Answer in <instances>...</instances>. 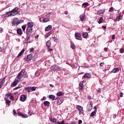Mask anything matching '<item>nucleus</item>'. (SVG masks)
<instances>
[{"label":"nucleus","instance_id":"64","mask_svg":"<svg viewBox=\"0 0 124 124\" xmlns=\"http://www.w3.org/2000/svg\"><path fill=\"white\" fill-rule=\"evenodd\" d=\"M39 35H37L36 36H35V38H38Z\"/></svg>","mask_w":124,"mask_h":124},{"label":"nucleus","instance_id":"50","mask_svg":"<svg viewBox=\"0 0 124 124\" xmlns=\"http://www.w3.org/2000/svg\"><path fill=\"white\" fill-rule=\"evenodd\" d=\"M62 100H60V102H58L57 104L58 105H61V104H62Z\"/></svg>","mask_w":124,"mask_h":124},{"label":"nucleus","instance_id":"53","mask_svg":"<svg viewBox=\"0 0 124 124\" xmlns=\"http://www.w3.org/2000/svg\"><path fill=\"white\" fill-rule=\"evenodd\" d=\"M41 100H46V97L44 96L43 98L41 99Z\"/></svg>","mask_w":124,"mask_h":124},{"label":"nucleus","instance_id":"33","mask_svg":"<svg viewBox=\"0 0 124 124\" xmlns=\"http://www.w3.org/2000/svg\"><path fill=\"white\" fill-rule=\"evenodd\" d=\"M51 34H52V31H50L46 34L47 37H46V38H48V37H49V36H50Z\"/></svg>","mask_w":124,"mask_h":124},{"label":"nucleus","instance_id":"22","mask_svg":"<svg viewBox=\"0 0 124 124\" xmlns=\"http://www.w3.org/2000/svg\"><path fill=\"white\" fill-rule=\"evenodd\" d=\"M28 38H27L25 41L24 43H31V41H30V40L31 39V38H30V36H27Z\"/></svg>","mask_w":124,"mask_h":124},{"label":"nucleus","instance_id":"44","mask_svg":"<svg viewBox=\"0 0 124 124\" xmlns=\"http://www.w3.org/2000/svg\"><path fill=\"white\" fill-rule=\"evenodd\" d=\"M10 99L11 100H14V96H13V95L12 94V95L9 97Z\"/></svg>","mask_w":124,"mask_h":124},{"label":"nucleus","instance_id":"13","mask_svg":"<svg viewBox=\"0 0 124 124\" xmlns=\"http://www.w3.org/2000/svg\"><path fill=\"white\" fill-rule=\"evenodd\" d=\"M91 76L92 75L90 73H86L82 77V79H84V78H90Z\"/></svg>","mask_w":124,"mask_h":124},{"label":"nucleus","instance_id":"4","mask_svg":"<svg viewBox=\"0 0 124 124\" xmlns=\"http://www.w3.org/2000/svg\"><path fill=\"white\" fill-rule=\"evenodd\" d=\"M31 32H32V28L30 27H27L26 29V34L27 36H31Z\"/></svg>","mask_w":124,"mask_h":124},{"label":"nucleus","instance_id":"56","mask_svg":"<svg viewBox=\"0 0 124 124\" xmlns=\"http://www.w3.org/2000/svg\"><path fill=\"white\" fill-rule=\"evenodd\" d=\"M123 96H124V93H121L120 97H123Z\"/></svg>","mask_w":124,"mask_h":124},{"label":"nucleus","instance_id":"47","mask_svg":"<svg viewBox=\"0 0 124 124\" xmlns=\"http://www.w3.org/2000/svg\"><path fill=\"white\" fill-rule=\"evenodd\" d=\"M5 17H7V16H6V15H5V14H4L1 16V18L2 19H3L4 18H5Z\"/></svg>","mask_w":124,"mask_h":124},{"label":"nucleus","instance_id":"1","mask_svg":"<svg viewBox=\"0 0 124 124\" xmlns=\"http://www.w3.org/2000/svg\"><path fill=\"white\" fill-rule=\"evenodd\" d=\"M10 12L12 16H15V15H18L20 13V11H19V8L16 7L10 11Z\"/></svg>","mask_w":124,"mask_h":124},{"label":"nucleus","instance_id":"9","mask_svg":"<svg viewBox=\"0 0 124 124\" xmlns=\"http://www.w3.org/2000/svg\"><path fill=\"white\" fill-rule=\"evenodd\" d=\"M20 101L24 102V101H26L27 100V96L26 95L22 94L20 97Z\"/></svg>","mask_w":124,"mask_h":124},{"label":"nucleus","instance_id":"23","mask_svg":"<svg viewBox=\"0 0 124 124\" xmlns=\"http://www.w3.org/2000/svg\"><path fill=\"white\" fill-rule=\"evenodd\" d=\"M84 84L83 83V82H80L79 84V90H83L84 89V87H83Z\"/></svg>","mask_w":124,"mask_h":124},{"label":"nucleus","instance_id":"40","mask_svg":"<svg viewBox=\"0 0 124 124\" xmlns=\"http://www.w3.org/2000/svg\"><path fill=\"white\" fill-rule=\"evenodd\" d=\"M5 95H6V96H7V97H9V96H11L12 95V93H7Z\"/></svg>","mask_w":124,"mask_h":124},{"label":"nucleus","instance_id":"62","mask_svg":"<svg viewBox=\"0 0 124 124\" xmlns=\"http://www.w3.org/2000/svg\"><path fill=\"white\" fill-rule=\"evenodd\" d=\"M18 89H20V87L18 86L15 88V90H18Z\"/></svg>","mask_w":124,"mask_h":124},{"label":"nucleus","instance_id":"32","mask_svg":"<svg viewBox=\"0 0 124 124\" xmlns=\"http://www.w3.org/2000/svg\"><path fill=\"white\" fill-rule=\"evenodd\" d=\"M4 82H5V78H3L2 80L0 82V84L3 85V84H4Z\"/></svg>","mask_w":124,"mask_h":124},{"label":"nucleus","instance_id":"2","mask_svg":"<svg viewBox=\"0 0 124 124\" xmlns=\"http://www.w3.org/2000/svg\"><path fill=\"white\" fill-rule=\"evenodd\" d=\"M36 87L33 86V87H27L25 88V91L26 92H28V93H31V92H34V91H36Z\"/></svg>","mask_w":124,"mask_h":124},{"label":"nucleus","instance_id":"63","mask_svg":"<svg viewBox=\"0 0 124 124\" xmlns=\"http://www.w3.org/2000/svg\"><path fill=\"white\" fill-rule=\"evenodd\" d=\"M2 32V29L1 28H0V33Z\"/></svg>","mask_w":124,"mask_h":124},{"label":"nucleus","instance_id":"3","mask_svg":"<svg viewBox=\"0 0 124 124\" xmlns=\"http://www.w3.org/2000/svg\"><path fill=\"white\" fill-rule=\"evenodd\" d=\"M25 72H26V70H23L18 74V76H17L16 78L17 80H18V81H20L22 77H23V76L25 75Z\"/></svg>","mask_w":124,"mask_h":124},{"label":"nucleus","instance_id":"60","mask_svg":"<svg viewBox=\"0 0 124 124\" xmlns=\"http://www.w3.org/2000/svg\"><path fill=\"white\" fill-rule=\"evenodd\" d=\"M82 124V120H79L78 121V124Z\"/></svg>","mask_w":124,"mask_h":124},{"label":"nucleus","instance_id":"48","mask_svg":"<svg viewBox=\"0 0 124 124\" xmlns=\"http://www.w3.org/2000/svg\"><path fill=\"white\" fill-rule=\"evenodd\" d=\"M120 53L123 54V53H124V48H121L120 50Z\"/></svg>","mask_w":124,"mask_h":124},{"label":"nucleus","instance_id":"38","mask_svg":"<svg viewBox=\"0 0 124 124\" xmlns=\"http://www.w3.org/2000/svg\"><path fill=\"white\" fill-rule=\"evenodd\" d=\"M71 48L72 49H75V45L73 43H71Z\"/></svg>","mask_w":124,"mask_h":124},{"label":"nucleus","instance_id":"15","mask_svg":"<svg viewBox=\"0 0 124 124\" xmlns=\"http://www.w3.org/2000/svg\"><path fill=\"white\" fill-rule=\"evenodd\" d=\"M16 32L18 35H22V34H23L22 29L21 28L17 29L16 30Z\"/></svg>","mask_w":124,"mask_h":124},{"label":"nucleus","instance_id":"35","mask_svg":"<svg viewBox=\"0 0 124 124\" xmlns=\"http://www.w3.org/2000/svg\"><path fill=\"white\" fill-rule=\"evenodd\" d=\"M57 96H62V95H63V93H62V92H59L57 94Z\"/></svg>","mask_w":124,"mask_h":124},{"label":"nucleus","instance_id":"45","mask_svg":"<svg viewBox=\"0 0 124 124\" xmlns=\"http://www.w3.org/2000/svg\"><path fill=\"white\" fill-rule=\"evenodd\" d=\"M18 24H22V23H24V20H18Z\"/></svg>","mask_w":124,"mask_h":124},{"label":"nucleus","instance_id":"28","mask_svg":"<svg viewBox=\"0 0 124 124\" xmlns=\"http://www.w3.org/2000/svg\"><path fill=\"white\" fill-rule=\"evenodd\" d=\"M96 112H97V110H95L92 112L90 114L91 117H93V116L96 114Z\"/></svg>","mask_w":124,"mask_h":124},{"label":"nucleus","instance_id":"24","mask_svg":"<svg viewBox=\"0 0 124 124\" xmlns=\"http://www.w3.org/2000/svg\"><path fill=\"white\" fill-rule=\"evenodd\" d=\"M46 45L48 48H50L51 47V41H47L46 43Z\"/></svg>","mask_w":124,"mask_h":124},{"label":"nucleus","instance_id":"18","mask_svg":"<svg viewBox=\"0 0 124 124\" xmlns=\"http://www.w3.org/2000/svg\"><path fill=\"white\" fill-rule=\"evenodd\" d=\"M19 83V80H15L14 82H13L11 84V87H15L18 83Z\"/></svg>","mask_w":124,"mask_h":124},{"label":"nucleus","instance_id":"36","mask_svg":"<svg viewBox=\"0 0 124 124\" xmlns=\"http://www.w3.org/2000/svg\"><path fill=\"white\" fill-rule=\"evenodd\" d=\"M21 28H22L23 31H26V28H27V25H24L23 26H22Z\"/></svg>","mask_w":124,"mask_h":124},{"label":"nucleus","instance_id":"49","mask_svg":"<svg viewBox=\"0 0 124 124\" xmlns=\"http://www.w3.org/2000/svg\"><path fill=\"white\" fill-rule=\"evenodd\" d=\"M113 9H114V8H113L112 7H110L109 8V12H113Z\"/></svg>","mask_w":124,"mask_h":124},{"label":"nucleus","instance_id":"59","mask_svg":"<svg viewBox=\"0 0 124 124\" xmlns=\"http://www.w3.org/2000/svg\"><path fill=\"white\" fill-rule=\"evenodd\" d=\"M101 91V89H100V88H98L97 90V92L98 93H100Z\"/></svg>","mask_w":124,"mask_h":124},{"label":"nucleus","instance_id":"25","mask_svg":"<svg viewBox=\"0 0 124 124\" xmlns=\"http://www.w3.org/2000/svg\"><path fill=\"white\" fill-rule=\"evenodd\" d=\"M5 15H6V16L7 17H10L11 16H12V15L11 13L10 12V11L9 12H6Z\"/></svg>","mask_w":124,"mask_h":124},{"label":"nucleus","instance_id":"55","mask_svg":"<svg viewBox=\"0 0 124 124\" xmlns=\"http://www.w3.org/2000/svg\"><path fill=\"white\" fill-rule=\"evenodd\" d=\"M70 124H76V122L75 121H72Z\"/></svg>","mask_w":124,"mask_h":124},{"label":"nucleus","instance_id":"43","mask_svg":"<svg viewBox=\"0 0 124 124\" xmlns=\"http://www.w3.org/2000/svg\"><path fill=\"white\" fill-rule=\"evenodd\" d=\"M52 38L54 40L55 42H58V38H57L56 37H53Z\"/></svg>","mask_w":124,"mask_h":124},{"label":"nucleus","instance_id":"41","mask_svg":"<svg viewBox=\"0 0 124 124\" xmlns=\"http://www.w3.org/2000/svg\"><path fill=\"white\" fill-rule=\"evenodd\" d=\"M40 75V74H39V72L38 71H36L35 73V76L36 77H38Z\"/></svg>","mask_w":124,"mask_h":124},{"label":"nucleus","instance_id":"7","mask_svg":"<svg viewBox=\"0 0 124 124\" xmlns=\"http://www.w3.org/2000/svg\"><path fill=\"white\" fill-rule=\"evenodd\" d=\"M31 59H32V54H30L27 55L25 61H26V62H30V61H31Z\"/></svg>","mask_w":124,"mask_h":124},{"label":"nucleus","instance_id":"27","mask_svg":"<svg viewBox=\"0 0 124 124\" xmlns=\"http://www.w3.org/2000/svg\"><path fill=\"white\" fill-rule=\"evenodd\" d=\"M80 18L81 21H84V19H85V14H82L80 16Z\"/></svg>","mask_w":124,"mask_h":124},{"label":"nucleus","instance_id":"20","mask_svg":"<svg viewBox=\"0 0 124 124\" xmlns=\"http://www.w3.org/2000/svg\"><path fill=\"white\" fill-rule=\"evenodd\" d=\"M105 12V10H100L98 12H97L98 15H101Z\"/></svg>","mask_w":124,"mask_h":124},{"label":"nucleus","instance_id":"11","mask_svg":"<svg viewBox=\"0 0 124 124\" xmlns=\"http://www.w3.org/2000/svg\"><path fill=\"white\" fill-rule=\"evenodd\" d=\"M17 115L18 116H20V117H22L23 118H28V115L27 114H23V113H21V112H20V111H18L17 112Z\"/></svg>","mask_w":124,"mask_h":124},{"label":"nucleus","instance_id":"8","mask_svg":"<svg viewBox=\"0 0 124 124\" xmlns=\"http://www.w3.org/2000/svg\"><path fill=\"white\" fill-rule=\"evenodd\" d=\"M87 109L89 112H90V111H92L93 110V104L92 103H88L87 104Z\"/></svg>","mask_w":124,"mask_h":124},{"label":"nucleus","instance_id":"5","mask_svg":"<svg viewBox=\"0 0 124 124\" xmlns=\"http://www.w3.org/2000/svg\"><path fill=\"white\" fill-rule=\"evenodd\" d=\"M50 68L53 71H56V70H59V69H61V67L57 65H54L51 66Z\"/></svg>","mask_w":124,"mask_h":124},{"label":"nucleus","instance_id":"29","mask_svg":"<svg viewBox=\"0 0 124 124\" xmlns=\"http://www.w3.org/2000/svg\"><path fill=\"white\" fill-rule=\"evenodd\" d=\"M99 24H101L103 23V17H101L99 18V21H98Z\"/></svg>","mask_w":124,"mask_h":124},{"label":"nucleus","instance_id":"58","mask_svg":"<svg viewBox=\"0 0 124 124\" xmlns=\"http://www.w3.org/2000/svg\"><path fill=\"white\" fill-rule=\"evenodd\" d=\"M111 38L112 39H115V34L112 35Z\"/></svg>","mask_w":124,"mask_h":124},{"label":"nucleus","instance_id":"21","mask_svg":"<svg viewBox=\"0 0 124 124\" xmlns=\"http://www.w3.org/2000/svg\"><path fill=\"white\" fill-rule=\"evenodd\" d=\"M25 51H26V49L25 48H23L21 52L18 54V56H17V58H18V57H21V56H22V55H23L24 54V53L25 52Z\"/></svg>","mask_w":124,"mask_h":124},{"label":"nucleus","instance_id":"57","mask_svg":"<svg viewBox=\"0 0 124 124\" xmlns=\"http://www.w3.org/2000/svg\"><path fill=\"white\" fill-rule=\"evenodd\" d=\"M48 52H51V51H53V49L52 48H48Z\"/></svg>","mask_w":124,"mask_h":124},{"label":"nucleus","instance_id":"14","mask_svg":"<svg viewBox=\"0 0 124 124\" xmlns=\"http://www.w3.org/2000/svg\"><path fill=\"white\" fill-rule=\"evenodd\" d=\"M48 97L52 100H57V99H58V97H56L54 95H49Z\"/></svg>","mask_w":124,"mask_h":124},{"label":"nucleus","instance_id":"39","mask_svg":"<svg viewBox=\"0 0 124 124\" xmlns=\"http://www.w3.org/2000/svg\"><path fill=\"white\" fill-rule=\"evenodd\" d=\"M13 112L14 116H16V117H17V112H16V110L15 109H14Z\"/></svg>","mask_w":124,"mask_h":124},{"label":"nucleus","instance_id":"17","mask_svg":"<svg viewBox=\"0 0 124 124\" xmlns=\"http://www.w3.org/2000/svg\"><path fill=\"white\" fill-rule=\"evenodd\" d=\"M52 30V25H48L45 28V31H51Z\"/></svg>","mask_w":124,"mask_h":124},{"label":"nucleus","instance_id":"34","mask_svg":"<svg viewBox=\"0 0 124 124\" xmlns=\"http://www.w3.org/2000/svg\"><path fill=\"white\" fill-rule=\"evenodd\" d=\"M88 5H89V3L84 2L82 4V6H84V8L85 7H87V6H88Z\"/></svg>","mask_w":124,"mask_h":124},{"label":"nucleus","instance_id":"10","mask_svg":"<svg viewBox=\"0 0 124 124\" xmlns=\"http://www.w3.org/2000/svg\"><path fill=\"white\" fill-rule=\"evenodd\" d=\"M4 100L5 101V103L6 105H8V106H10V103H11V101L9 100V99L8 98L5 97H4Z\"/></svg>","mask_w":124,"mask_h":124},{"label":"nucleus","instance_id":"6","mask_svg":"<svg viewBox=\"0 0 124 124\" xmlns=\"http://www.w3.org/2000/svg\"><path fill=\"white\" fill-rule=\"evenodd\" d=\"M77 109L78 110L79 114H83L84 113V110L83 109V107L80 105L77 106Z\"/></svg>","mask_w":124,"mask_h":124},{"label":"nucleus","instance_id":"61","mask_svg":"<svg viewBox=\"0 0 124 124\" xmlns=\"http://www.w3.org/2000/svg\"><path fill=\"white\" fill-rule=\"evenodd\" d=\"M107 50H108V48L107 47H105L104 48V51H105V52H107Z\"/></svg>","mask_w":124,"mask_h":124},{"label":"nucleus","instance_id":"51","mask_svg":"<svg viewBox=\"0 0 124 124\" xmlns=\"http://www.w3.org/2000/svg\"><path fill=\"white\" fill-rule=\"evenodd\" d=\"M33 51H34V49L33 48V47H31L30 49V52H33Z\"/></svg>","mask_w":124,"mask_h":124},{"label":"nucleus","instance_id":"26","mask_svg":"<svg viewBox=\"0 0 124 124\" xmlns=\"http://www.w3.org/2000/svg\"><path fill=\"white\" fill-rule=\"evenodd\" d=\"M28 26L27 27V28H32L33 27V23H31V22H28Z\"/></svg>","mask_w":124,"mask_h":124},{"label":"nucleus","instance_id":"37","mask_svg":"<svg viewBox=\"0 0 124 124\" xmlns=\"http://www.w3.org/2000/svg\"><path fill=\"white\" fill-rule=\"evenodd\" d=\"M12 24L13 25H19V22L18 21V20H17L16 21H12Z\"/></svg>","mask_w":124,"mask_h":124},{"label":"nucleus","instance_id":"16","mask_svg":"<svg viewBox=\"0 0 124 124\" xmlns=\"http://www.w3.org/2000/svg\"><path fill=\"white\" fill-rule=\"evenodd\" d=\"M120 71V67L114 68L111 71L112 73H116V72H119Z\"/></svg>","mask_w":124,"mask_h":124},{"label":"nucleus","instance_id":"31","mask_svg":"<svg viewBox=\"0 0 124 124\" xmlns=\"http://www.w3.org/2000/svg\"><path fill=\"white\" fill-rule=\"evenodd\" d=\"M88 33L87 32H84L82 33V36L84 38H87L88 37Z\"/></svg>","mask_w":124,"mask_h":124},{"label":"nucleus","instance_id":"52","mask_svg":"<svg viewBox=\"0 0 124 124\" xmlns=\"http://www.w3.org/2000/svg\"><path fill=\"white\" fill-rule=\"evenodd\" d=\"M100 65L101 66H103V65H104V62H102L101 63H100Z\"/></svg>","mask_w":124,"mask_h":124},{"label":"nucleus","instance_id":"19","mask_svg":"<svg viewBox=\"0 0 124 124\" xmlns=\"http://www.w3.org/2000/svg\"><path fill=\"white\" fill-rule=\"evenodd\" d=\"M44 105H45L46 107H48L50 106V102L48 101H45L44 102Z\"/></svg>","mask_w":124,"mask_h":124},{"label":"nucleus","instance_id":"12","mask_svg":"<svg viewBox=\"0 0 124 124\" xmlns=\"http://www.w3.org/2000/svg\"><path fill=\"white\" fill-rule=\"evenodd\" d=\"M75 36L78 40H81V34L79 33H77L75 34Z\"/></svg>","mask_w":124,"mask_h":124},{"label":"nucleus","instance_id":"30","mask_svg":"<svg viewBox=\"0 0 124 124\" xmlns=\"http://www.w3.org/2000/svg\"><path fill=\"white\" fill-rule=\"evenodd\" d=\"M43 21L44 23H46V22H49V21H50V18H44L43 19Z\"/></svg>","mask_w":124,"mask_h":124},{"label":"nucleus","instance_id":"46","mask_svg":"<svg viewBox=\"0 0 124 124\" xmlns=\"http://www.w3.org/2000/svg\"><path fill=\"white\" fill-rule=\"evenodd\" d=\"M18 20V18L17 17H15L13 19V22L17 21Z\"/></svg>","mask_w":124,"mask_h":124},{"label":"nucleus","instance_id":"42","mask_svg":"<svg viewBox=\"0 0 124 124\" xmlns=\"http://www.w3.org/2000/svg\"><path fill=\"white\" fill-rule=\"evenodd\" d=\"M121 16H122L121 15V14L119 15V16L116 17L117 20L120 21V20L121 19Z\"/></svg>","mask_w":124,"mask_h":124},{"label":"nucleus","instance_id":"54","mask_svg":"<svg viewBox=\"0 0 124 124\" xmlns=\"http://www.w3.org/2000/svg\"><path fill=\"white\" fill-rule=\"evenodd\" d=\"M46 17H49V16H51V14L50 13H48L46 15Z\"/></svg>","mask_w":124,"mask_h":124}]
</instances>
